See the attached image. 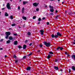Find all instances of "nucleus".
I'll return each mask as SVG.
<instances>
[{
    "label": "nucleus",
    "instance_id": "nucleus-43",
    "mask_svg": "<svg viewBox=\"0 0 75 75\" xmlns=\"http://www.w3.org/2000/svg\"><path fill=\"white\" fill-rule=\"evenodd\" d=\"M50 15H52V16H53V15H54V13H50Z\"/></svg>",
    "mask_w": 75,
    "mask_h": 75
},
{
    "label": "nucleus",
    "instance_id": "nucleus-36",
    "mask_svg": "<svg viewBox=\"0 0 75 75\" xmlns=\"http://www.w3.org/2000/svg\"><path fill=\"white\" fill-rule=\"evenodd\" d=\"M57 61H58V60L57 59H55V62H57Z\"/></svg>",
    "mask_w": 75,
    "mask_h": 75
},
{
    "label": "nucleus",
    "instance_id": "nucleus-50",
    "mask_svg": "<svg viewBox=\"0 0 75 75\" xmlns=\"http://www.w3.org/2000/svg\"><path fill=\"white\" fill-rule=\"evenodd\" d=\"M3 50V48H1V47H0V50Z\"/></svg>",
    "mask_w": 75,
    "mask_h": 75
},
{
    "label": "nucleus",
    "instance_id": "nucleus-3",
    "mask_svg": "<svg viewBox=\"0 0 75 75\" xmlns=\"http://www.w3.org/2000/svg\"><path fill=\"white\" fill-rule=\"evenodd\" d=\"M6 7L8 10L11 9V7H10V4L9 3H8L6 5Z\"/></svg>",
    "mask_w": 75,
    "mask_h": 75
},
{
    "label": "nucleus",
    "instance_id": "nucleus-56",
    "mask_svg": "<svg viewBox=\"0 0 75 75\" xmlns=\"http://www.w3.org/2000/svg\"><path fill=\"white\" fill-rule=\"evenodd\" d=\"M69 73H70V72H71V69H69Z\"/></svg>",
    "mask_w": 75,
    "mask_h": 75
},
{
    "label": "nucleus",
    "instance_id": "nucleus-42",
    "mask_svg": "<svg viewBox=\"0 0 75 75\" xmlns=\"http://www.w3.org/2000/svg\"><path fill=\"white\" fill-rule=\"evenodd\" d=\"M57 59V61H60L61 60V59H59V58H58V59Z\"/></svg>",
    "mask_w": 75,
    "mask_h": 75
},
{
    "label": "nucleus",
    "instance_id": "nucleus-48",
    "mask_svg": "<svg viewBox=\"0 0 75 75\" xmlns=\"http://www.w3.org/2000/svg\"><path fill=\"white\" fill-rule=\"evenodd\" d=\"M18 9L19 10H20V6H19L18 7Z\"/></svg>",
    "mask_w": 75,
    "mask_h": 75
},
{
    "label": "nucleus",
    "instance_id": "nucleus-51",
    "mask_svg": "<svg viewBox=\"0 0 75 75\" xmlns=\"http://www.w3.org/2000/svg\"><path fill=\"white\" fill-rule=\"evenodd\" d=\"M31 45H32V43H30V44H29V46H31Z\"/></svg>",
    "mask_w": 75,
    "mask_h": 75
},
{
    "label": "nucleus",
    "instance_id": "nucleus-44",
    "mask_svg": "<svg viewBox=\"0 0 75 75\" xmlns=\"http://www.w3.org/2000/svg\"><path fill=\"white\" fill-rule=\"evenodd\" d=\"M28 42V40H25V43H27V42Z\"/></svg>",
    "mask_w": 75,
    "mask_h": 75
},
{
    "label": "nucleus",
    "instance_id": "nucleus-4",
    "mask_svg": "<svg viewBox=\"0 0 75 75\" xmlns=\"http://www.w3.org/2000/svg\"><path fill=\"white\" fill-rule=\"evenodd\" d=\"M38 5H39V3H37L35 2L33 4V5L35 7H37V6H38Z\"/></svg>",
    "mask_w": 75,
    "mask_h": 75
},
{
    "label": "nucleus",
    "instance_id": "nucleus-18",
    "mask_svg": "<svg viewBox=\"0 0 75 75\" xmlns=\"http://www.w3.org/2000/svg\"><path fill=\"white\" fill-rule=\"evenodd\" d=\"M11 42V41H10V40H9L6 41V43L7 44H10Z\"/></svg>",
    "mask_w": 75,
    "mask_h": 75
},
{
    "label": "nucleus",
    "instance_id": "nucleus-33",
    "mask_svg": "<svg viewBox=\"0 0 75 75\" xmlns=\"http://www.w3.org/2000/svg\"><path fill=\"white\" fill-rule=\"evenodd\" d=\"M27 58V56H25L23 57V59H25V58Z\"/></svg>",
    "mask_w": 75,
    "mask_h": 75
},
{
    "label": "nucleus",
    "instance_id": "nucleus-37",
    "mask_svg": "<svg viewBox=\"0 0 75 75\" xmlns=\"http://www.w3.org/2000/svg\"><path fill=\"white\" fill-rule=\"evenodd\" d=\"M18 61V60H15V63H17Z\"/></svg>",
    "mask_w": 75,
    "mask_h": 75
},
{
    "label": "nucleus",
    "instance_id": "nucleus-17",
    "mask_svg": "<svg viewBox=\"0 0 75 75\" xmlns=\"http://www.w3.org/2000/svg\"><path fill=\"white\" fill-rule=\"evenodd\" d=\"M24 8L23 7L22 10V14H23L24 13Z\"/></svg>",
    "mask_w": 75,
    "mask_h": 75
},
{
    "label": "nucleus",
    "instance_id": "nucleus-14",
    "mask_svg": "<svg viewBox=\"0 0 75 75\" xmlns=\"http://www.w3.org/2000/svg\"><path fill=\"white\" fill-rule=\"evenodd\" d=\"M8 38L10 40H12L13 39V37H12V36H9Z\"/></svg>",
    "mask_w": 75,
    "mask_h": 75
},
{
    "label": "nucleus",
    "instance_id": "nucleus-61",
    "mask_svg": "<svg viewBox=\"0 0 75 75\" xmlns=\"http://www.w3.org/2000/svg\"><path fill=\"white\" fill-rule=\"evenodd\" d=\"M45 8H47V6L45 5Z\"/></svg>",
    "mask_w": 75,
    "mask_h": 75
},
{
    "label": "nucleus",
    "instance_id": "nucleus-60",
    "mask_svg": "<svg viewBox=\"0 0 75 75\" xmlns=\"http://www.w3.org/2000/svg\"><path fill=\"white\" fill-rule=\"evenodd\" d=\"M30 54L31 55H32V54H33V53L32 52H30Z\"/></svg>",
    "mask_w": 75,
    "mask_h": 75
},
{
    "label": "nucleus",
    "instance_id": "nucleus-38",
    "mask_svg": "<svg viewBox=\"0 0 75 75\" xmlns=\"http://www.w3.org/2000/svg\"><path fill=\"white\" fill-rule=\"evenodd\" d=\"M36 10L37 11H39V8H36Z\"/></svg>",
    "mask_w": 75,
    "mask_h": 75
},
{
    "label": "nucleus",
    "instance_id": "nucleus-25",
    "mask_svg": "<svg viewBox=\"0 0 75 75\" xmlns=\"http://www.w3.org/2000/svg\"><path fill=\"white\" fill-rule=\"evenodd\" d=\"M49 7V8H54V7L51 6V5H50Z\"/></svg>",
    "mask_w": 75,
    "mask_h": 75
},
{
    "label": "nucleus",
    "instance_id": "nucleus-55",
    "mask_svg": "<svg viewBox=\"0 0 75 75\" xmlns=\"http://www.w3.org/2000/svg\"><path fill=\"white\" fill-rule=\"evenodd\" d=\"M40 24V22H39L37 23V24Z\"/></svg>",
    "mask_w": 75,
    "mask_h": 75
},
{
    "label": "nucleus",
    "instance_id": "nucleus-62",
    "mask_svg": "<svg viewBox=\"0 0 75 75\" xmlns=\"http://www.w3.org/2000/svg\"><path fill=\"white\" fill-rule=\"evenodd\" d=\"M60 71H61V72H62V69H61Z\"/></svg>",
    "mask_w": 75,
    "mask_h": 75
},
{
    "label": "nucleus",
    "instance_id": "nucleus-12",
    "mask_svg": "<svg viewBox=\"0 0 75 75\" xmlns=\"http://www.w3.org/2000/svg\"><path fill=\"white\" fill-rule=\"evenodd\" d=\"M13 44L14 45H17L18 42H17V41H15L14 42Z\"/></svg>",
    "mask_w": 75,
    "mask_h": 75
},
{
    "label": "nucleus",
    "instance_id": "nucleus-52",
    "mask_svg": "<svg viewBox=\"0 0 75 75\" xmlns=\"http://www.w3.org/2000/svg\"><path fill=\"white\" fill-rule=\"evenodd\" d=\"M55 12L56 13H57L58 12V11L57 10H56Z\"/></svg>",
    "mask_w": 75,
    "mask_h": 75
},
{
    "label": "nucleus",
    "instance_id": "nucleus-21",
    "mask_svg": "<svg viewBox=\"0 0 75 75\" xmlns=\"http://www.w3.org/2000/svg\"><path fill=\"white\" fill-rule=\"evenodd\" d=\"M18 48L20 49V48H22V47L21 45H19L18 46Z\"/></svg>",
    "mask_w": 75,
    "mask_h": 75
},
{
    "label": "nucleus",
    "instance_id": "nucleus-1",
    "mask_svg": "<svg viewBox=\"0 0 75 75\" xmlns=\"http://www.w3.org/2000/svg\"><path fill=\"white\" fill-rule=\"evenodd\" d=\"M44 44L47 47H49L51 46V43L50 42L47 43L46 41H45L44 42Z\"/></svg>",
    "mask_w": 75,
    "mask_h": 75
},
{
    "label": "nucleus",
    "instance_id": "nucleus-34",
    "mask_svg": "<svg viewBox=\"0 0 75 75\" xmlns=\"http://www.w3.org/2000/svg\"><path fill=\"white\" fill-rule=\"evenodd\" d=\"M8 36L6 35V36L5 38L6 39H8Z\"/></svg>",
    "mask_w": 75,
    "mask_h": 75
},
{
    "label": "nucleus",
    "instance_id": "nucleus-31",
    "mask_svg": "<svg viewBox=\"0 0 75 75\" xmlns=\"http://www.w3.org/2000/svg\"><path fill=\"white\" fill-rule=\"evenodd\" d=\"M11 25L12 27H13V26H15V25H16V24H11Z\"/></svg>",
    "mask_w": 75,
    "mask_h": 75
},
{
    "label": "nucleus",
    "instance_id": "nucleus-15",
    "mask_svg": "<svg viewBox=\"0 0 75 75\" xmlns=\"http://www.w3.org/2000/svg\"><path fill=\"white\" fill-rule=\"evenodd\" d=\"M51 56L50 55V54H48V55L47 57V59H50L51 58Z\"/></svg>",
    "mask_w": 75,
    "mask_h": 75
},
{
    "label": "nucleus",
    "instance_id": "nucleus-24",
    "mask_svg": "<svg viewBox=\"0 0 75 75\" xmlns=\"http://www.w3.org/2000/svg\"><path fill=\"white\" fill-rule=\"evenodd\" d=\"M13 58H17V56L15 54L13 55Z\"/></svg>",
    "mask_w": 75,
    "mask_h": 75
},
{
    "label": "nucleus",
    "instance_id": "nucleus-9",
    "mask_svg": "<svg viewBox=\"0 0 75 75\" xmlns=\"http://www.w3.org/2000/svg\"><path fill=\"white\" fill-rule=\"evenodd\" d=\"M27 48V45H24L23 46V49L25 50Z\"/></svg>",
    "mask_w": 75,
    "mask_h": 75
},
{
    "label": "nucleus",
    "instance_id": "nucleus-5",
    "mask_svg": "<svg viewBox=\"0 0 75 75\" xmlns=\"http://www.w3.org/2000/svg\"><path fill=\"white\" fill-rule=\"evenodd\" d=\"M54 69L56 70L57 71L59 69V68L57 66H54Z\"/></svg>",
    "mask_w": 75,
    "mask_h": 75
},
{
    "label": "nucleus",
    "instance_id": "nucleus-19",
    "mask_svg": "<svg viewBox=\"0 0 75 75\" xmlns=\"http://www.w3.org/2000/svg\"><path fill=\"white\" fill-rule=\"evenodd\" d=\"M72 69L73 70L75 71V67L74 66H72Z\"/></svg>",
    "mask_w": 75,
    "mask_h": 75
},
{
    "label": "nucleus",
    "instance_id": "nucleus-53",
    "mask_svg": "<svg viewBox=\"0 0 75 75\" xmlns=\"http://www.w3.org/2000/svg\"><path fill=\"white\" fill-rule=\"evenodd\" d=\"M3 7H4L5 6V4H4L3 5Z\"/></svg>",
    "mask_w": 75,
    "mask_h": 75
},
{
    "label": "nucleus",
    "instance_id": "nucleus-32",
    "mask_svg": "<svg viewBox=\"0 0 75 75\" xmlns=\"http://www.w3.org/2000/svg\"><path fill=\"white\" fill-rule=\"evenodd\" d=\"M26 3V2L25 1H23V5H24Z\"/></svg>",
    "mask_w": 75,
    "mask_h": 75
},
{
    "label": "nucleus",
    "instance_id": "nucleus-59",
    "mask_svg": "<svg viewBox=\"0 0 75 75\" xmlns=\"http://www.w3.org/2000/svg\"><path fill=\"white\" fill-rule=\"evenodd\" d=\"M67 11H65V14H67Z\"/></svg>",
    "mask_w": 75,
    "mask_h": 75
},
{
    "label": "nucleus",
    "instance_id": "nucleus-63",
    "mask_svg": "<svg viewBox=\"0 0 75 75\" xmlns=\"http://www.w3.org/2000/svg\"><path fill=\"white\" fill-rule=\"evenodd\" d=\"M37 52H40V50H38Z\"/></svg>",
    "mask_w": 75,
    "mask_h": 75
},
{
    "label": "nucleus",
    "instance_id": "nucleus-20",
    "mask_svg": "<svg viewBox=\"0 0 75 75\" xmlns=\"http://www.w3.org/2000/svg\"><path fill=\"white\" fill-rule=\"evenodd\" d=\"M5 16H8V14L7 12H6L5 14Z\"/></svg>",
    "mask_w": 75,
    "mask_h": 75
},
{
    "label": "nucleus",
    "instance_id": "nucleus-64",
    "mask_svg": "<svg viewBox=\"0 0 75 75\" xmlns=\"http://www.w3.org/2000/svg\"><path fill=\"white\" fill-rule=\"evenodd\" d=\"M67 56H68V57H69V56H70V55H69V54H67Z\"/></svg>",
    "mask_w": 75,
    "mask_h": 75
},
{
    "label": "nucleus",
    "instance_id": "nucleus-23",
    "mask_svg": "<svg viewBox=\"0 0 75 75\" xmlns=\"http://www.w3.org/2000/svg\"><path fill=\"white\" fill-rule=\"evenodd\" d=\"M60 48V46H59L57 47V48H56V49L55 50H59Z\"/></svg>",
    "mask_w": 75,
    "mask_h": 75
},
{
    "label": "nucleus",
    "instance_id": "nucleus-40",
    "mask_svg": "<svg viewBox=\"0 0 75 75\" xmlns=\"http://www.w3.org/2000/svg\"><path fill=\"white\" fill-rule=\"evenodd\" d=\"M65 55H67L68 54V52H65Z\"/></svg>",
    "mask_w": 75,
    "mask_h": 75
},
{
    "label": "nucleus",
    "instance_id": "nucleus-54",
    "mask_svg": "<svg viewBox=\"0 0 75 75\" xmlns=\"http://www.w3.org/2000/svg\"><path fill=\"white\" fill-rule=\"evenodd\" d=\"M3 39H1V42H3Z\"/></svg>",
    "mask_w": 75,
    "mask_h": 75
},
{
    "label": "nucleus",
    "instance_id": "nucleus-39",
    "mask_svg": "<svg viewBox=\"0 0 75 75\" xmlns=\"http://www.w3.org/2000/svg\"><path fill=\"white\" fill-rule=\"evenodd\" d=\"M13 35H15V36H16L17 35V33H16V34L13 33Z\"/></svg>",
    "mask_w": 75,
    "mask_h": 75
},
{
    "label": "nucleus",
    "instance_id": "nucleus-16",
    "mask_svg": "<svg viewBox=\"0 0 75 75\" xmlns=\"http://www.w3.org/2000/svg\"><path fill=\"white\" fill-rule=\"evenodd\" d=\"M50 11L52 13H53L54 12V8H52V9H51L50 10Z\"/></svg>",
    "mask_w": 75,
    "mask_h": 75
},
{
    "label": "nucleus",
    "instance_id": "nucleus-28",
    "mask_svg": "<svg viewBox=\"0 0 75 75\" xmlns=\"http://www.w3.org/2000/svg\"><path fill=\"white\" fill-rule=\"evenodd\" d=\"M28 35H31V33L30 32H28Z\"/></svg>",
    "mask_w": 75,
    "mask_h": 75
},
{
    "label": "nucleus",
    "instance_id": "nucleus-27",
    "mask_svg": "<svg viewBox=\"0 0 75 75\" xmlns=\"http://www.w3.org/2000/svg\"><path fill=\"white\" fill-rule=\"evenodd\" d=\"M59 49H60V50H63V47H60Z\"/></svg>",
    "mask_w": 75,
    "mask_h": 75
},
{
    "label": "nucleus",
    "instance_id": "nucleus-8",
    "mask_svg": "<svg viewBox=\"0 0 75 75\" xmlns=\"http://www.w3.org/2000/svg\"><path fill=\"white\" fill-rule=\"evenodd\" d=\"M26 70H27V71H30V70H31V67H26Z\"/></svg>",
    "mask_w": 75,
    "mask_h": 75
},
{
    "label": "nucleus",
    "instance_id": "nucleus-22",
    "mask_svg": "<svg viewBox=\"0 0 75 75\" xmlns=\"http://www.w3.org/2000/svg\"><path fill=\"white\" fill-rule=\"evenodd\" d=\"M49 54H54V53L52 52L51 51L49 52Z\"/></svg>",
    "mask_w": 75,
    "mask_h": 75
},
{
    "label": "nucleus",
    "instance_id": "nucleus-41",
    "mask_svg": "<svg viewBox=\"0 0 75 75\" xmlns=\"http://www.w3.org/2000/svg\"><path fill=\"white\" fill-rule=\"evenodd\" d=\"M5 9H6V8H2V10H5Z\"/></svg>",
    "mask_w": 75,
    "mask_h": 75
},
{
    "label": "nucleus",
    "instance_id": "nucleus-58",
    "mask_svg": "<svg viewBox=\"0 0 75 75\" xmlns=\"http://www.w3.org/2000/svg\"><path fill=\"white\" fill-rule=\"evenodd\" d=\"M30 55H31L30 54H29L27 55L28 56H30Z\"/></svg>",
    "mask_w": 75,
    "mask_h": 75
},
{
    "label": "nucleus",
    "instance_id": "nucleus-29",
    "mask_svg": "<svg viewBox=\"0 0 75 75\" xmlns=\"http://www.w3.org/2000/svg\"><path fill=\"white\" fill-rule=\"evenodd\" d=\"M38 21H41V18H39Z\"/></svg>",
    "mask_w": 75,
    "mask_h": 75
},
{
    "label": "nucleus",
    "instance_id": "nucleus-45",
    "mask_svg": "<svg viewBox=\"0 0 75 75\" xmlns=\"http://www.w3.org/2000/svg\"><path fill=\"white\" fill-rule=\"evenodd\" d=\"M59 16L57 15L56 16H55V18H57V17H59Z\"/></svg>",
    "mask_w": 75,
    "mask_h": 75
},
{
    "label": "nucleus",
    "instance_id": "nucleus-30",
    "mask_svg": "<svg viewBox=\"0 0 75 75\" xmlns=\"http://www.w3.org/2000/svg\"><path fill=\"white\" fill-rule=\"evenodd\" d=\"M39 46H40V47H42L43 46H42V44H40Z\"/></svg>",
    "mask_w": 75,
    "mask_h": 75
},
{
    "label": "nucleus",
    "instance_id": "nucleus-35",
    "mask_svg": "<svg viewBox=\"0 0 75 75\" xmlns=\"http://www.w3.org/2000/svg\"><path fill=\"white\" fill-rule=\"evenodd\" d=\"M36 18V16H34L33 17V19H35Z\"/></svg>",
    "mask_w": 75,
    "mask_h": 75
},
{
    "label": "nucleus",
    "instance_id": "nucleus-57",
    "mask_svg": "<svg viewBox=\"0 0 75 75\" xmlns=\"http://www.w3.org/2000/svg\"><path fill=\"white\" fill-rule=\"evenodd\" d=\"M7 56L6 55H5V58H7Z\"/></svg>",
    "mask_w": 75,
    "mask_h": 75
},
{
    "label": "nucleus",
    "instance_id": "nucleus-7",
    "mask_svg": "<svg viewBox=\"0 0 75 75\" xmlns=\"http://www.w3.org/2000/svg\"><path fill=\"white\" fill-rule=\"evenodd\" d=\"M40 31L41 33V35H44V30H40Z\"/></svg>",
    "mask_w": 75,
    "mask_h": 75
},
{
    "label": "nucleus",
    "instance_id": "nucleus-6",
    "mask_svg": "<svg viewBox=\"0 0 75 75\" xmlns=\"http://www.w3.org/2000/svg\"><path fill=\"white\" fill-rule=\"evenodd\" d=\"M11 33H10V32H7L5 33V34H6V35H10Z\"/></svg>",
    "mask_w": 75,
    "mask_h": 75
},
{
    "label": "nucleus",
    "instance_id": "nucleus-2",
    "mask_svg": "<svg viewBox=\"0 0 75 75\" xmlns=\"http://www.w3.org/2000/svg\"><path fill=\"white\" fill-rule=\"evenodd\" d=\"M57 35H56V37L57 38H58V36H59L60 37H62V34L59 32H57Z\"/></svg>",
    "mask_w": 75,
    "mask_h": 75
},
{
    "label": "nucleus",
    "instance_id": "nucleus-46",
    "mask_svg": "<svg viewBox=\"0 0 75 75\" xmlns=\"http://www.w3.org/2000/svg\"><path fill=\"white\" fill-rule=\"evenodd\" d=\"M45 18H46L45 17H43V18H42V20H45Z\"/></svg>",
    "mask_w": 75,
    "mask_h": 75
},
{
    "label": "nucleus",
    "instance_id": "nucleus-13",
    "mask_svg": "<svg viewBox=\"0 0 75 75\" xmlns=\"http://www.w3.org/2000/svg\"><path fill=\"white\" fill-rule=\"evenodd\" d=\"M22 18L23 19V20H27V17L25 16H23L22 17Z\"/></svg>",
    "mask_w": 75,
    "mask_h": 75
},
{
    "label": "nucleus",
    "instance_id": "nucleus-26",
    "mask_svg": "<svg viewBox=\"0 0 75 75\" xmlns=\"http://www.w3.org/2000/svg\"><path fill=\"white\" fill-rule=\"evenodd\" d=\"M10 18H11V20H13V16H11L10 17Z\"/></svg>",
    "mask_w": 75,
    "mask_h": 75
},
{
    "label": "nucleus",
    "instance_id": "nucleus-11",
    "mask_svg": "<svg viewBox=\"0 0 75 75\" xmlns=\"http://www.w3.org/2000/svg\"><path fill=\"white\" fill-rule=\"evenodd\" d=\"M52 38H54V37H55V38H57V37L56 36V35H54V34H52Z\"/></svg>",
    "mask_w": 75,
    "mask_h": 75
},
{
    "label": "nucleus",
    "instance_id": "nucleus-49",
    "mask_svg": "<svg viewBox=\"0 0 75 75\" xmlns=\"http://www.w3.org/2000/svg\"><path fill=\"white\" fill-rule=\"evenodd\" d=\"M69 14H70V15H72V14H73V13H69Z\"/></svg>",
    "mask_w": 75,
    "mask_h": 75
},
{
    "label": "nucleus",
    "instance_id": "nucleus-47",
    "mask_svg": "<svg viewBox=\"0 0 75 75\" xmlns=\"http://www.w3.org/2000/svg\"><path fill=\"white\" fill-rule=\"evenodd\" d=\"M47 25H49V24H50V23H49V22H47Z\"/></svg>",
    "mask_w": 75,
    "mask_h": 75
},
{
    "label": "nucleus",
    "instance_id": "nucleus-10",
    "mask_svg": "<svg viewBox=\"0 0 75 75\" xmlns=\"http://www.w3.org/2000/svg\"><path fill=\"white\" fill-rule=\"evenodd\" d=\"M72 59H73L74 61H75V55L73 54L72 56Z\"/></svg>",
    "mask_w": 75,
    "mask_h": 75
}]
</instances>
